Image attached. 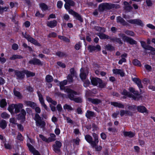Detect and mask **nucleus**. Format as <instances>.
Returning a JSON list of instances; mask_svg holds the SVG:
<instances>
[{"instance_id":"4be33fe9","label":"nucleus","mask_w":155,"mask_h":155,"mask_svg":"<svg viewBox=\"0 0 155 155\" xmlns=\"http://www.w3.org/2000/svg\"><path fill=\"white\" fill-rule=\"evenodd\" d=\"M57 25V21L55 20L48 21L47 23V26L51 28H54Z\"/></svg>"},{"instance_id":"4d7b16f0","label":"nucleus","mask_w":155,"mask_h":155,"mask_svg":"<svg viewBox=\"0 0 155 155\" xmlns=\"http://www.w3.org/2000/svg\"><path fill=\"white\" fill-rule=\"evenodd\" d=\"M94 48V45H89L87 47V49L89 50L90 52H92L93 51H95Z\"/></svg>"},{"instance_id":"2f4dec72","label":"nucleus","mask_w":155,"mask_h":155,"mask_svg":"<svg viewBox=\"0 0 155 155\" xmlns=\"http://www.w3.org/2000/svg\"><path fill=\"white\" fill-rule=\"evenodd\" d=\"M13 92L14 95L17 97L19 99H21L22 97V96L21 93L16 90L15 88H14L13 89Z\"/></svg>"},{"instance_id":"7c9ffc66","label":"nucleus","mask_w":155,"mask_h":155,"mask_svg":"<svg viewBox=\"0 0 155 155\" xmlns=\"http://www.w3.org/2000/svg\"><path fill=\"white\" fill-rule=\"evenodd\" d=\"M94 29L96 31L100 32H105L106 31V29L104 27H100L99 26H94Z\"/></svg>"},{"instance_id":"412c9836","label":"nucleus","mask_w":155,"mask_h":155,"mask_svg":"<svg viewBox=\"0 0 155 155\" xmlns=\"http://www.w3.org/2000/svg\"><path fill=\"white\" fill-rule=\"evenodd\" d=\"M110 40L113 42L116 43L120 45H122L123 44V42L121 39L117 37L114 38L110 37Z\"/></svg>"},{"instance_id":"ea45409f","label":"nucleus","mask_w":155,"mask_h":155,"mask_svg":"<svg viewBox=\"0 0 155 155\" xmlns=\"http://www.w3.org/2000/svg\"><path fill=\"white\" fill-rule=\"evenodd\" d=\"M132 63L135 66L140 67L141 66L140 61L138 59H135L132 61Z\"/></svg>"},{"instance_id":"39448f33","label":"nucleus","mask_w":155,"mask_h":155,"mask_svg":"<svg viewBox=\"0 0 155 155\" xmlns=\"http://www.w3.org/2000/svg\"><path fill=\"white\" fill-rule=\"evenodd\" d=\"M119 35L122 37V39L124 41H126L130 45H137V42L136 41L134 40L131 38L126 36L123 33H120L119 34Z\"/></svg>"},{"instance_id":"6e6d98bb","label":"nucleus","mask_w":155,"mask_h":155,"mask_svg":"<svg viewBox=\"0 0 155 155\" xmlns=\"http://www.w3.org/2000/svg\"><path fill=\"white\" fill-rule=\"evenodd\" d=\"M17 139L20 141H23L24 140V138L23 136L20 133L18 132V134L17 136Z\"/></svg>"},{"instance_id":"c85d7f7f","label":"nucleus","mask_w":155,"mask_h":155,"mask_svg":"<svg viewBox=\"0 0 155 155\" xmlns=\"http://www.w3.org/2000/svg\"><path fill=\"white\" fill-rule=\"evenodd\" d=\"M94 113L90 110H87L85 114V116L88 119H90L91 117L94 116Z\"/></svg>"},{"instance_id":"5701e85b","label":"nucleus","mask_w":155,"mask_h":155,"mask_svg":"<svg viewBox=\"0 0 155 155\" xmlns=\"http://www.w3.org/2000/svg\"><path fill=\"white\" fill-rule=\"evenodd\" d=\"M87 101L95 104H98L101 102V101L97 98H92L88 97L87 98Z\"/></svg>"},{"instance_id":"423d86ee","label":"nucleus","mask_w":155,"mask_h":155,"mask_svg":"<svg viewBox=\"0 0 155 155\" xmlns=\"http://www.w3.org/2000/svg\"><path fill=\"white\" fill-rule=\"evenodd\" d=\"M68 94V98L71 101L74 98V95H78L77 92L69 88H67L65 91Z\"/></svg>"},{"instance_id":"cd10ccee","label":"nucleus","mask_w":155,"mask_h":155,"mask_svg":"<svg viewBox=\"0 0 155 155\" xmlns=\"http://www.w3.org/2000/svg\"><path fill=\"white\" fill-rule=\"evenodd\" d=\"M100 79V78L97 77L92 78L91 79V82L92 84L95 86H97Z\"/></svg>"},{"instance_id":"f03ea898","label":"nucleus","mask_w":155,"mask_h":155,"mask_svg":"<svg viewBox=\"0 0 155 155\" xmlns=\"http://www.w3.org/2000/svg\"><path fill=\"white\" fill-rule=\"evenodd\" d=\"M35 111L37 113L35 114L34 117V120L35 121L36 125L37 126L40 127L42 128H44L46 125L45 122L41 120V117L39 114L41 112L40 108L38 107H35L34 109Z\"/></svg>"},{"instance_id":"4c0bfd02","label":"nucleus","mask_w":155,"mask_h":155,"mask_svg":"<svg viewBox=\"0 0 155 155\" xmlns=\"http://www.w3.org/2000/svg\"><path fill=\"white\" fill-rule=\"evenodd\" d=\"M7 126L6 121L4 120H2L0 122V127L2 129H5Z\"/></svg>"},{"instance_id":"58836bf2","label":"nucleus","mask_w":155,"mask_h":155,"mask_svg":"<svg viewBox=\"0 0 155 155\" xmlns=\"http://www.w3.org/2000/svg\"><path fill=\"white\" fill-rule=\"evenodd\" d=\"M7 105V103L6 100L2 99L0 101V107L1 108H4Z\"/></svg>"},{"instance_id":"ddd939ff","label":"nucleus","mask_w":155,"mask_h":155,"mask_svg":"<svg viewBox=\"0 0 155 155\" xmlns=\"http://www.w3.org/2000/svg\"><path fill=\"white\" fill-rule=\"evenodd\" d=\"M132 81L134 82L138 87L140 92L142 91L141 88H143V86L142 84L141 80L138 78H132Z\"/></svg>"},{"instance_id":"0eeeda50","label":"nucleus","mask_w":155,"mask_h":155,"mask_svg":"<svg viewBox=\"0 0 155 155\" xmlns=\"http://www.w3.org/2000/svg\"><path fill=\"white\" fill-rule=\"evenodd\" d=\"M26 112L24 109H22L21 110L20 113L17 115V119L20 120L21 123L24 122L26 120Z\"/></svg>"},{"instance_id":"338daca9","label":"nucleus","mask_w":155,"mask_h":155,"mask_svg":"<svg viewBox=\"0 0 155 155\" xmlns=\"http://www.w3.org/2000/svg\"><path fill=\"white\" fill-rule=\"evenodd\" d=\"M68 81L66 80H64L60 82L59 85L62 86L64 87V85H66L67 84Z\"/></svg>"},{"instance_id":"72a5a7b5","label":"nucleus","mask_w":155,"mask_h":155,"mask_svg":"<svg viewBox=\"0 0 155 155\" xmlns=\"http://www.w3.org/2000/svg\"><path fill=\"white\" fill-rule=\"evenodd\" d=\"M45 80L46 82L48 83H51L53 81L54 79L51 75L48 74L45 77Z\"/></svg>"},{"instance_id":"de8ad7c7","label":"nucleus","mask_w":155,"mask_h":155,"mask_svg":"<svg viewBox=\"0 0 155 155\" xmlns=\"http://www.w3.org/2000/svg\"><path fill=\"white\" fill-rule=\"evenodd\" d=\"M99 87V88H104L106 86V84L105 83H103L102 80L100 79L98 82Z\"/></svg>"},{"instance_id":"a18cd8bd","label":"nucleus","mask_w":155,"mask_h":155,"mask_svg":"<svg viewBox=\"0 0 155 155\" xmlns=\"http://www.w3.org/2000/svg\"><path fill=\"white\" fill-rule=\"evenodd\" d=\"M74 77V76H73L70 74H68L67 77L68 81L70 83H72L73 82V77Z\"/></svg>"},{"instance_id":"6e6552de","label":"nucleus","mask_w":155,"mask_h":155,"mask_svg":"<svg viewBox=\"0 0 155 155\" xmlns=\"http://www.w3.org/2000/svg\"><path fill=\"white\" fill-rule=\"evenodd\" d=\"M68 12L69 14L73 15L75 18L76 20L79 21L81 22H83V19L81 15L79 14L78 13L75 12L72 9H70L68 11Z\"/></svg>"},{"instance_id":"f704fd0d","label":"nucleus","mask_w":155,"mask_h":155,"mask_svg":"<svg viewBox=\"0 0 155 155\" xmlns=\"http://www.w3.org/2000/svg\"><path fill=\"white\" fill-rule=\"evenodd\" d=\"M24 74H26L27 77H33L35 76V74L34 73L31 72L30 71H29L27 70L24 69Z\"/></svg>"},{"instance_id":"9d476101","label":"nucleus","mask_w":155,"mask_h":155,"mask_svg":"<svg viewBox=\"0 0 155 155\" xmlns=\"http://www.w3.org/2000/svg\"><path fill=\"white\" fill-rule=\"evenodd\" d=\"M28 63L30 64L37 65L41 66L43 64V62L40 59L36 58H33L32 60H29Z\"/></svg>"},{"instance_id":"bb28decb","label":"nucleus","mask_w":155,"mask_h":155,"mask_svg":"<svg viewBox=\"0 0 155 155\" xmlns=\"http://www.w3.org/2000/svg\"><path fill=\"white\" fill-rule=\"evenodd\" d=\"M123 134L124 136L128 137L130 138L134 137L135 135L134 133L133 132L131 131H124L123 132Z\"/></svg>"},{"instance_id":"6ab92c4d","label":"nucleus","mask_w":155,"mask_h":155,"mask_svg":"<svg viewBox=\"0 0 155 155\" xmlns=\"http://www.w3.org/2000/svg\"><path fill=\"white\" fill-rule=\"evenodd\" d=\"M104 32H99L96 34V35L98 36L101 39H109L110 40V37L103 33Z\"/></svg>"},{"instance_id":"393cba45","label":"nucleus","mask_w":155,"mask_h":155,"mask_svg":"<svg viewBox=\"0 0 155 155\" xmlns=\"http://www.w3.org/2000/svg\"><path fill=\"white\" fill-rule=\"evenodd\" d=\"M127 54L126 53H124L121 55V59L119 60L118 63L119 64H122L123 62H126L127 61L125 58H127Z\"/></svg>"},{"instance_id":"b1692460","label":"nucleus","mask_w":155,"mask_h":155,"mask_svg":"<svg viewBox=\"0 0 155 155\" xmlns=\"http://www.w3.org/2000/svg\"><path fill=\"white\" fill-rule=\"evenodd\" d=\"M113 73L116 74H120L121 77L124 76V72L121 69H114L113 70Z\"/></svg>"},{"instance_id":"13d9d810","label":"nucleus","mask_w":155,"mask_h":155,"mask_svg":"<svg viewBox=\"0 0 155 155\" xmlns=\"http://www.w3.org/2000/svg\"><path fill=\"white\" fill-rule=\"evenodd\" d=\"M80 77L82 80H85L86 78V73L84 72L81 73L80 74Z\"/></svg>"},{"instance_id":"8fccbe9b","label":"nucleus","mask_w":155,"mask_h":155,"mask_svg":"<svg viewBox=\"0 0 155 155\" xmlns=\"http://www.w3.org/2000/svg\"><path fill=\"white\" fill-rule=\"evenodd\" d=\"M40 7L41 8L42 10L45 11L48 9V7L45 4L42 3L40 4Z\"/></svg>"},{"instance_id":"37998d69","label":"nucleus","mask_w":155,"mask_h":155,"mask_svg":"<svg viewBox=\"0 0 155 155\" xmlns=\"http://www.w3.org/2000/svg\"><path fill=\"white\" fill-rule=\"evenodd\" d=\"M52 147L53 150L55 153H58L61 152L60 148L58 146H55V144H54L52 146Z\"/></svg>"},{"instance_id":"1a4fd4ad","label":"nucleus","mask_w":155,"mask_h":155,"mask_svg":"<svg viewBox=\"0 0 155 155\" xmlns=\"http://www.w3.org/2000/svg\"><path fill=\"white\" fill-rule=\"evenodd\" d=\"M37 93L38 97L39 100L41 105L46 110H47L48 107L45 103L44 100L42 95L41 94L40 92L39 91H37Z\"/></svg>"},{"instance_id":"49530a36","label":"nucleus","mask_w":155,"mask_h":155,"mask_svg":"<svg viewBox=\"0 0 155 155\" xmlns=\"http://www.w3.org/2000/svg\"><path fill=\"white\" fill-rule=\"evenodd\" d=\"M56 55L59 57H62L64 56H66V53L61 51H58L56 53Z\"/></svg>"},{"instance_id":"20e7f679","label":"nucleus","mask_w":155,"mask_h":155,"mask_svg":"<svg viewBox=\"0 0 155 155\" xmlns=\"http://www.w3.org/2000/svg\"><path fill=\"white\" fill-rule=\"evenodd\" d=\"M141 46L146 50L150 51V53L152 55H155V48L151 46L150 45L151 44V41L150 39L148 38L147 39V44L143 41H140Z\"/></svg>"},{"instance_id":"4468645a","label":"nucleus","mask_w":155,"mask_h":155,"mask_svg":"<svg viewBox=\"0 0 155 155\" xmlns=\"http://www.w3.org/2000/svg\"><path fill=\"white\" fill-rule=\"evenodd\" d=\"M128 22L131 24L137 25L141 27H143L144 25L142 21L139 19H130L128 21Z\"/></svg>"},{"instance_id":"3c124183","label":"nucleus","mask_w":155,"mask_h":155,"mask_svg":"<svg viewBox=\"0 0 155 155\" xmlns=\"http://www.w3.org/2000/svg\"><path fill=\"white\" fill-rule=\"evenodd\" d=\"M72 101L77 103H81L82 102V98L79 97L76 98L74 97Z\"/></svg>"},{"instance_id":"a19ab883","label":"nucleus","mask_w":155,"mask_h":155,"mask_svg":"<svg viewBox=\"0 0 155 155\" xmlns=\"http://www.w3.org/2000/svg\"><path fill=\"white\" fill-rule=\"evenodd\" d=\"M50 135V136L48 138L49 143L54 141L55 140L56 136L54 134L51 133Z\"/></svg>"},{"instance_id":"a211bd4d","label":"nucleus","mask_w":155,"mask_h":155,"mask_svg":"<svg viewBox=\"0 0 155 155\" xmlns=\"http://www.w3.org/2000/svg\"><path fill=\"white\" fill-rule=\"evenodd\" d=\"M137 109L138 111L141 113H148V110L146 107L142 105L138 106L137 107Z\"/></svg>"},{"instance_id":"aec40b11","label":"nucleus","mask_w":155,"mask_h":155,"mask_svg":"<svg viewBox=\"0 0 155 155\" xmlns=\"http://www.w3.org/2000/svg\"><path fill=\"white\" fill-rule=\"evenodd\" d=\"M24 103L26 106L30 107L33 109H34L35 107L37 106L36 103L31 101H25Z\"/></svg>"},{"instance_id":"0e129e2a","label":"nucleus","mask_w":155,"mask_h":155,"mask_svg":"<svg viewBox=\"0 0 155 155\" xmlns=\"http://www.w3.org/2000/svg\"><path fill=\"white\" fill-rule=\"evenodd\" d=\"M57 36V34L54 32H52L50 33L48 36V38H50L51 37L55 38Z\"/></svg>"},{"instance_id":"dca6fc26","label":"nucleus","mask_w":155,"mask_h":155,"mask_svg":"<svg viewBox=\"0 0 155 155\" xmlns=\"http://www.w3.org/2000/svg\"><path fill=\"white\" fill-rule=\"evenodd\" d=\"M117 22L120 23L123 26L128 25V23L120 16H117L116 18Z\"/></svg>"},{"instance_id":"864d4df0","label":"nucleus","mask_w":155,"mask_h":155,"mask_svg":"<svg viewBox=\"0 0 155 155\" xmlns=\"http://www.w3.org/2000/svg\"><path fill=\"white\" fill-rule=\"evenodd\" d=\"M125 33L127 35L134 37L135 36L134 33L132 31L127 30L125 31Z\"/></svg>"},{"instance_id":"09e8293b","label":"nucleus","mask_w":155,"mask_h":155,"mask_svg":"<svg viewBox=\"0 0 155 155\" xmlns=\"http://www.w3.org/2000/svg\"><path fill=\"white\" fill-rule=\"evenodd\" d=\"M63 108L64 110H67L68 111L73 110H74L71 105L67 104H65Z\"/></svg>"},{"instance_id":"f257e3e1","label":"nucleus","mask_w":155,"mask_h":155,"mask_svg":"<svg viewBox=\"0 0 155 155\" xmlns=\"http://www.w3.org/2000/svg\"><path fill=\"white\" fill-rule=\"evenodd\" d=\"M93 137L90 135L87 134L85 136L84 138L89 143L92 148H94L96 151H100L102 149V147L98 145L99 142V137L97 134L92 133Z\"/></svg>"},{"instance_id":"9b49d317","label":"nucleus","mask_w":155,"mask_h":155,"mask_svg":"<svg viewBox=\"0 0 155 155\" xmlns=\"http://www.w3.org/2000/svg\"><path fill=\"white\" fill-rule=\"evenodd\" d=\"M26 145L29 150L33 154V155H41L38 151L36 150L34 147L29 143H27Z\"/></svg>"},{"instance_id":"473e14b6","label":"nucleus","mask_w":155,"mask_h":155,"mask_svg":"<svg viewBox=\"0 0 155 155\" xmlns=\"http://www.w3.org/2000/svg\"><path fill=\"white\" fill-rule=\"evenodd\" d=\"M105 49L110 51H112L115 50V48L111 45L108 44L104 46Z\"/></svg>"},{"instance_id":"f3484780","label":"nucleus","mask_w":155,"mask_h":155,"mask_svg":"<svg viewBox=\"0 0 155 155\" xmlns=\"http://www.w3.org/2000/svg\"><path fill=\"white\" fill-rule=\"evenodd\" d=\"M121 94L124 96H127L129 97L132 98L133 99H135L136 98L134 94L130 93L125 89L123 90V91L121 93Z\"/></svg>"},{"instance_id":"bf43d9fd","label":"nucleus","mask_w":155,"mask_h":155,"mask_svg":"<svg viewBox=\"0 0 155 155\" xmlns=\"http://www.w3.org/2000/svg\"><path fill=\"white\" fill-rule=\"evenodd\" d=\"M8 9V7H2L0 6V13H2L4 12H6Z\"/></svg>"},{"instance_id":"e2e57ef3","label":"nucleus","mask_w":155,"mask_h":155,"mask_svg":"<svg viewBox=\"0 0 155 155\" xmlns=\"http://www.w3.org/2000/svg\"><path fill=\"white\" fill-rule=\"evenodd\" d=\"M136 108L137 107L136 105H129L128 107V108L129 110L133 111H135Z\"/></svg>"},{"instance_id":"e433bc0d","label":"nucleus","mask_w":155,"mask_h":155,"mask_svg":"<svg viewBox=\"0 0 155 155\" xmlns=\"http://www.w3.org/2000/svg\"><path fill=\"white\" fill-rule=\"evenodd\" d=\"M23 57L21 55H19L18 54H13L12 56L10 57L9 58V59L11 60H15L17 59H22Z\"/></svg>"},{"instance_id":"052dcab7","label":"nucleus","mask_w":155,"mask_h":155,"mask_svg":"<svg viewBox=\"0 0 155 155\" xmlns=\"http://www.w3.org/2000/svg\"><path fill=\"white\" fill-rule=\"evenodd\" d=\"M1 116L3 118L6 119L9 118L10 116L6 113L4 112L1 114Z\"/></svg>"},{"instance_id":"c03bdc74","label":"nucleus","mask_w":155,"mask_h":155,"mask_svg":"<svg viewBox=\"0 0 155 155\" xmlns=\"http://www.w3.org/2000/svg\"><path fill=\"white\" fill-rule=\"evenodd\" d=\"M21 34L22 36L24 38H26L28 41L30 40V39L32 37L29 34H28L26 32L25 34L23 32H22Z\"/></svg>"},{"instance_id":"5fc2aeb1","label":"nucleus","mask_w":155,"mask_h":155,"mask_svg":"<svg viewBox=\"0 0 155 155\" xmlns=\"http://www.w3.org/2000/svg\"><path fill=\"white\" fill-rule=\"evenodd\" d=\"M66 3L69 4L70 6H74L75 5L74 2L71 0H64Z\"/></svg>"},{"instance_id":"c756f323","label":"nucleus","mask_w":155,"mask_h":155,"mask_svg":"<svg viewBox=\"0 0 155 155\" xmlns=\"http://www.w3.org/2000/svg\"><path fill=\"white\" fill-rule=\"evenodd\" d=\"M134 94L135 95L136 98L135 99H133L134 101H139L140 99L142 98V96L140 95V93L138 91H135V92L134 93Z\"/></svg>"},{"instance_id":"680f3d73","label":"nucleus","mask_w":155,"mask_h":155,"mask_svg":"<svg viewBox=\"0 0 155 155\" xmlns=\"http://www.w3.org/2000/svg\"><path fill=\"white\" fill-rule=\"evenodd\" d=\"M39 137L41 139L44 141L45 142L48 143V139L45 136L42 134H39Z\"/></svg>"},{"instance_id":"774afa93","label":"nucleus","mask_w":155,"mask_h":155,"mask_svg":"<svg viewBox=\"0 0 155 155\" xmlns=\"http://www.w3.org/2000/svg\"><path fill=\"white\" fill-rule=\"evenodd\" d=\"M133 9V7L130 5L126 7V8H124V9L128 12H131Z\"/></svg>"},{"instance_id":"603ef678","label":"nucleus","mask_w":155,"mask_h":155,"mask_svg":"<svg viewBox=\"0 0 155 155\" xmlns=\"http://www.w3.org/2000/svg\"><path fill=\"white\" fill-rule=\"evenodd\" d=\"M58 38L59 39L61 40H62L64 41L68 42L69 41V39L67 37H66L64 36H61L59 35L58 36Z\"/></svg>"},{"instance_id":"c9c22d12","label":"nucleus","mask_w":155,"mask_h":155,"mask_svg":"<svg viewBox=\"0 0 155 155\" xmlns=\"http://www.w3.org/2000/svg\"><path fill=\"white\" fill-rule=\"evenodd\" d=\"M28 41L36 46L39 47L41 46V45L36 40L32 37Z\"/></svg>"},{"instance_id":"7ed1b4c3","label":"nucleus","mask_w":155,"mask_h":155,"mask_svg":"<svg viewBox=\"0 0 155 155\" xmlns=\"http://www.w3.org/2000/svg\"><path fill=\"white\" fill-rule=\"evenodd\" d=\"M120 7L119 5L108 3L101 4L99 5V10L101 11H103L105 9L110 10L115 8L117 9Z\"/></svg>"},{"instance_id":"2eb2a0df","label":"nucleus","mask_w":155,"mask_h":155,"mask_svg":"<svg viewBox=\"0 0 155 155\" xmlns=\"http://www.w3.org/2000/svg\"><path fill=\"white\" fill-rule=\"evenodd\" d=\"M15 106V113L17 114L20 112L23 107V105L22 104L19 103L18 104H14Z\"/></svg>"},{"instance_id":"a878e982","label":"nucleus","mask_w":155,"mask_h":155,"mask_svg":"<svg viewBox=\"0 0 155 155\" xmlns=\"http://www.w3.org/2000/svg\"><path fill=\"white\" fill-rule=\"evenodd\" d=\"M111 104L115 107H117L119 108H124V105L120 103H118L116 102H111Z\"/></svg>"},{"instance_id":"79ce46f5","label":"nucleus","mask_w":155,"mask_h":155,"mask_svg":"<svg viewBox=\"0 0 155 155\" xmlns=\"http://www.w3.org/2000/svg\"><path fill=\"white\" fill-rule=\"evenodd\" d=\"M14 107V104H12L9 105L8 108V110L12 114L15 113V112H14V110L15 109Z\"/></svg>"},{"instance_id":"69168bd1","label":"nucleus","mask_w":155,"mask_h":155,"mask_svg":"<svg viewBox=\"0 0 155 155\" xmlns=\"http://www.w3.org/2000/svg\"><path fill=\"white\" fill-rule=\"evenodd\" d=\"M57 64L59 66L61 67L62 68H65L66 67L65 64L64 63H62L61 61H58L57 63Z\"/></svg>"},{"instance_id":"f8f14e48","label":"nucleus","mask_w":155,"mask_h":155,"mask_svg":"<svg viewBox=\"0 0 155 155\" xmlns=\"http://www.w3.org/2000/svg\"><path fill=\"white\" fill-rule=\"evenodd\" d=\"M24 70L22 71H15V74L16 76V79L18 80L23 79L25 77Z\"/></svg>"}]
</instances>
